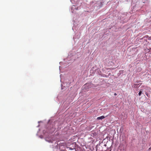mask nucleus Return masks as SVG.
Listing matches in <instances>:
<instances>
[{"label": "nucleus", "mask_w": 151, "mask_h": 151, "mask_svg": "<svg viewBox=\"0 0 151 151\" xmlns=\"http://www.w3.org/2000/svg\"><path fill=\"white\" fill-rule=\"evenodd\" d=\"M114 95L116 96L117 95V94L116 93H115L114 94Z\"/></svg>", "instance_id": "6"}, {"label": "nucleus", "mask_w": 151, "mask_h": 151, "mask_svg": "<svg viewBox=\"0 0 151 151\" xmlns=\"http://www.w3.org/2000/svg\"><path fill=\"white\" fill-rule=\"evenodd\" d=\"M146 95H147L148 96V94H146Z\"/></svg>", "instance_id": "7"}, {"label": "nucleus", "mask_w": 151, "mask_h": 151, "mask_svg": "<svg viewBox=\"0 0 151 151\" xmlns=\"http://www.w3.org/2000/svg\"><path fill=\"white\" fill-rule=\"evenodd\" d=\"M105 117L104 116H102L100 117H97V119L98 120H100V119H104L105 118Z\"/></svg>", "instance_id": "2"}, {"label": "nucleus", "mask_w": 151, "mask_h": 151, "mask_svg": "<svg viewBox=\"0 0 151 151\" xmlns=\"http://www.w3.org/2000/svg\"><path fill=\"white\" fill-rule=\"evenodd\" d=\"M141 84H134L133 86L134 88H136L139 87L141 85Z\"/></svg>", "instance_id": "1"}, {"label": "nucleus", "mask_w": 151, "mask_h": 151, "mask_svg": "<svg viewBox=\"0 0 151 151\" xmlns=\"http://www.w3.org/2000/svg\"><path fill=\"white\" fill-rule=\"evenodd\" d=\"M148 39L149 40H151V37H148Z\"/></svg>", "instance_id": "5"}, {"label": "nucleus", "mask_w": 151, "mask_h": 151, "mask_svg": "<svg viewBox=\"0 0 151 151\" xmlns=\"http://www.w3.org/2000/svg\"><path fill=\"white\" fill-rule=\"evenodd\" d=\"M142 93V91H141V89L140 91L139 92V96H140Z\"/></svg>", "instance_id": "3"}, {"label": "nucleus", "mask_w": 151, "mask_h": 151, "mask_svg": "<svg viewBox=\"0 0 151 151\" xmlns=\"http://www.w3.org/2000/svg\"><path fill=\"white\" fill-rule=\"evenodd\" d=\"M148 37H149L147 35H146L143 37L144 38H146Z\"/></svg>", "instance_id": "4"}]
</instances>
